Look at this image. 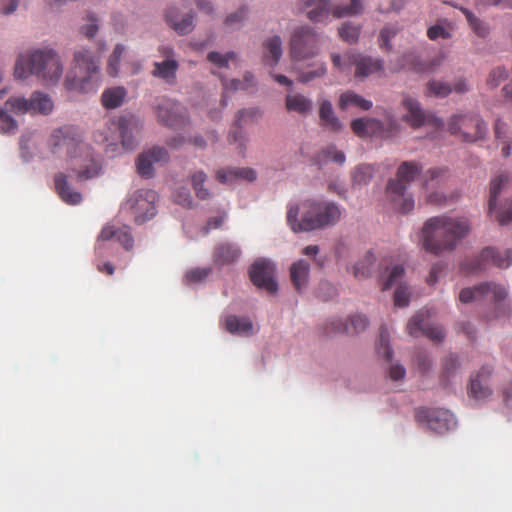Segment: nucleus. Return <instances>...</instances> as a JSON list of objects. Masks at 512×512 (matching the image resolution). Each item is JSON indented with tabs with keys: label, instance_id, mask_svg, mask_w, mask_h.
<instances>
[{
	"label": "nucleus",
	"instance_id": "1",
	"mask_svg": "<svg viewBox=\"0 0 512 512\" xmlns=\"http://www.w3.org/2000/svg\"><path fill=\"white\" fill-rule=\"evenodd\" d=\"M50 152L57 157L71 160L79 159L77 176L81 180L96 177L100 172V163L92 149L83 141L82 131L73 125H64L54 129L47 141Z\"/></svg>",
	"mask_w": 512,
	"mask_h": 512
},
{
	"label": "nucleus",
	"instance_id": "2",
	"mask_svg": "<svg viewBox=\"0 0 512 512\" xmlns=\"http://www.w3.org/2000/svg\"><path fill=\"white\" fill-rule=\"evenodd\" d=\"M471 229V222L466 217H431L422 228L423 248L435 255L453 251Z\"/></svg>",
	"mask_w": 512,
	"mask_h": 512
},
{
	"label": "nucleus",
	"instance_id": "3",
	"mask_svg": "<svg viewBox=\"0 0 512 512\" xmlns=\"http://www.w3.org/2000/svg\"><path fill=\"white\" fill-rule=\"evenodd\" d=\"M341 217V210L334 202L307 199L300 205H290L287 222L294 232H309L335 225Z\"/></svg>",
	"mask_w": 512,
	"mask_h": 512
},
{
	"label": "nucleus",
	"instance_id": "4",
	"mask_svg": "<svg viewBox=\"0 0 512 512\" xmlns=\"http://www.w3.org/2000/svg\"><path fill=\"white\" fill-rule=\"evenodd\" d=\"M62 72L63 65L60 57L52 49L35 50L20 56L14 68V75L18 79L36 75L48 84L58 82Z\"/></svg>",
	"mask_w": 512,
	"mask_h": 512
},
{
	"label": "nucleus",
	"instance_id": "5",
	"mask_svg": "<svg viewBox=\"0 0 512 512\" xmlns=\"http://www.w3.org/2000/svg\"><path fill=\"white\" fill-rule=\"evenodd\" d=\"M422 166L415 161L402 162L395 179L387 183L386 193L395 209L401 213H408L414 209V199L407 193V186L421 173Z\"/></svg>",
	"mask_w": 512,
	"mask_h": 512
},
{
	"label": "nucleus",
	"instance_id": "6",
	"mask_svg": "<svg viewBox=\"0 0 512 512\" xmlns=\"http://www.w3.org/2000/svg\"><path fill=\"white\" fill-rule=\"evenodd\" d=\"M74 63V75H67L65 87L79 92L94 90L99 75V59L89 50L81 49L75 52Z\"/></svg>",
	"mask_w": 512,
	"mask_h": 512
},
{
	"label": "nucleus",
	"instance_id": "7",
	"mask_svg": "<svg viewBox=\"0 0 512 512\" xmlns=\"http://www.w3.org/2000/svg\"><path fill=\"white\" fill-rule=\"evenodd\" d=\"M447 130L451 135L458 136L465 142H476L485 137L487 125L479 114L464 112L450 117Z\"/></svg>",
	"mask_w": 512,
	"mask_h": 512
},
{
	"label": "nucleus",
	"instance_id": "8",
	"mask_svg": "<svg viewBox=\"0 0 512 512\" xmlns=\"http://www.w3.org/2000/svg\"><path fill=\"white\" fill-rule=\"evenodd\" d=\"M510 182L511 177L506 173H501L490 181L488 214L495 213V219L501 226L512 223V197L505 199L499 207L497 206L498 197L509 188Z\"/></svg>",
	"mask_w": 512,
	"mask_h": 512
},
{
	"label": "nucleus",
	"instance_id": "9",
	"mask_svg": "<svg viewBox=\"0 0 512 512\" xmlns=\"http://www.w3.org/2000/svg\"><path fill=\"white\" fill-rule=\"evenodd\" d=\"M321 38L310 27L294 30L290 39V56L294 61H304L317 56L320 52Z\"/></svg>",
	"mask_w": 512,
	"mask_h": 512
},
{
	"label": "nucleus",
	"instance_id": "10",
	"mask_svg": "<svg viewBox=\"0 0 512 512\" xmlns=\"http://www.w3.org/2000/svg\"><path fill=\"white\" fill-rule=\"evenodd\" d=\"M157 200L158 194L154 190H137L126 200L123 209L133 217L136 224H143L156 215Z\"/></svg>",
	"mask_w": 512,
	"mask_h": 512
},
{
	"label": "nucleus",
	"instance_id": "11",
	"mask_svg": "<svg viewBox=\"0 0 512 512\" xmlns=\"http://www.w3.org/2000/svg\"><path fill=\"white\" fill-rule=\"evenodd\" d=\"M512 263V250L499 251L493 247L484 248L478 256L466 258L461 263V270L467 274L479 273L486 269L488 264L499 268H507Z\"/></svg>",
	"mask_w": 512,
	"mask_h": 512
},
{
	"label": "nucleus",
	"instance_id": "12",
	"mask_svg": "<svg viewBox=\"0 0 512 512\" xmlns=\"http://www.w3.org/2000/svg\"><path fill=\"white\" fill-rule=\"evenodd\" d=\"M507 296V291L504 286L485 282L481 283L474 288H464L459 293V300L462 303H471L474 301H494L499 303Z\"/></svg>",
	"mask_w": 512,
	"mask_h": 512
},
{
	"label": "nucleus",
	"instance_id": "13",
	"mask_svg": "<svg viewBox=\"0 0 512 512\" xmlns=\"http://www.w3.org/2000/svg\"><path fill=\"white\" fill-rule=\"evenodd\" d=\"M154 110L158 122L165 126L177 128L185 124L183 107L168 98L162 97L157 99Z\"/></svg>",
	"mask_w": 512,
	"mask_h": 512
},
{
	"label": "nucleus",
	"instance_id": "14",
	"mask_svg": "<svg viewBox=\"0 0 512 512\" xmlns=\"http://www.w3.org/2000/svg\"><path fill=\"white\" fill-rule=\"evenodd\" d=\"M274 273V265L268 260L260 259L255 261L251 266L249 276L255 286L266 290L268 293L274 294L278 290Z\"/></svg>",
	"mask_w": 512,
	"mask_h": 512
},
{
	"label": "nucleus",
	"instance_id": "15",
	"mask_svg": "<svg viewBox=\"0 0 512 512\" xmlns=\"http://www.w3.org/2000/svg\"><path fill=\"white\" fill-rule=\"evenodd\" d=\"M346 57L349 65L355 67L354 77L356 79L367 78L377 72H382L384 69V62L379 58H373L358 52H348Z\"/></svg>",
	"mask_w": 512,
	"mask_h": 512
},
{
	"label": "nucleus",
	"instance_id": "16",
	"mask_svg": "<svg viewBox=\"0 0 512 512\" xmlns=\"http://www.w3.org/2000/svg\"><path fill=\"white\" fill-rule=\"evenodd\" d=\"M428 312H417L408 322L407 331L412 337L425 335L433 341H442L445 337L444 330L441 326L427 325Z\"/></svg>",
	"mask_w": 512,
	"mask_h": 512
},
{
	"label": "nucleus",
	"instance_id": "17",
	"mask_svg": "<svg viewBox=\"0 0 512 512\" xmlns=\"http://www.w3.org/2000/svg\"><path fill=\"white\" fill-rule=\"evenodd\" d=\"M415 417L419 422L426 421L431 430L439 433L450 429L454 424L452 414L443 409L420 408L417 409Z\"/></svg>",
	"mask_w": 512,
	"mask_h": 512
},
{
	"label": "nucleus",
	"instance_id": "18",
	"mask_svg": "<svg viewBox=\"0 0 512 512\" xmlns=\"http://www.w3.org/2000/svg\"><path fill=\"white\" fill-rule=\"evenodd\" d=\"M169 154L165 148L154 146L141 153L136 160L137 172L141 177L151 178L154 174V163H166Z\"/></svg>",
	"mask_w": 512,
	"mask_h": 512
},
{
	"label": "nucleus",
	"instance_id": "19",
	"mask_svg": "<svg viewBox=\"0 0 512 512\" xmlns=\"http://www.w3.org/2000/svg\"><path fill=\"white\" fill-rule=\"evenodd\" d=\"M368 326V319L366 316L361 314L353 315L349 318V322L343 323L339 319H331L328 320L324 324V335L332 336L336 333H360L366 329Z\"/></svg>",
	"mask_w": 512,
	"mask_h": 512
},
{
	"label": "nucleus",
	"instance_id": "20",
	"mask_svg": "<svg viewBox=\"0 0 512 512\" xmlns=\"http://www.w3.org/2000/svg\"><path fill=\"white\" fill-rule=\"evenodd\" d=\"M493 372L490 365H484L480 371L471 376L470 384L468 386V395L476 400H483L489 397L492 393L487 381Z\"/></svg>",
	"mask_w": 512,
	"mask_h": 512
},
{
	"label": "nucleus",
	"instance_id": "21",
	"mask_svg": "<svg viewBox=\"0 0 512 512\" xmlns=\"http://www.w3.org/2000/svg\"><path fill=\"white\" fill-rule=\"evenodd\" d=\"M242 254L240 246L234 242L222 241L217 243L213 249V263L222 267L234 264Z\"/></svg>",
	"mask_w": 512,
	"mask_h": 512
},
{
	"label": "nucleus",
	"instance_id": "22",
	"mask_svg": "<svg viewBox=\"0 0 512 512\" xmlns=\"http://www.w3.org/2000/svg\"><path fill=\"white\" fill-rule=\"evenodd\" d=\"M115 125L120 132L123 148L127 151L135 149L137 141L133 133L139 129L138 119L133 115L121 116Z\"/></svg>",
	"mask_w": 512,
	"mask_h": 512
},
{
	"label": "nucleus",
	"instance_id": "23",
	"mask_svg": "<svg viewBox=\"0 0 512 512\" xmlns=\"http://www.w3.org/2000/svg\"><path fill=\"white\" fill-rule=\"evenodd\" d=\"M216 179L222 184H231L240 180L253 182L257 178V173L249 167H227L216 171Z\"/></svg>",
	"mask_w": 512,
	"mask_h": 512
},
{
	"label": "nucleus",
	"instance_id": "24",
	"mask_svg": "<svg viewBox=\"0 0 512 512\" xmlns=\"http://www.w3.org/2000/svg\"><path fill=\"white\" fill-rule=\"evenodd\" d=\"M116 239L126 250L133 247L134 239L129 226L123 225L117 227L115 225H106L98 236V242Z\"/></svg>",
	"mask_w": 512,
	"mask_h": 512
},
{
	"label": "nucleus",
	"instance_id": "25",
	"mask_svg": "<svg viewBox=\"0 0 512 512\" xmlns=\"http://www.w3.org/2000/svg\"><path fill=\"white\" fill-rule=\"evenodd\" d=\"M319 125L334 133L340 132L343 128V124L335 115L332 103L329 100H323L319 104Z\"/></svg>",
	"mask_w": 512,
	"mask_h": 512
},
{
	"label": "nucleus",
	"instance_id": "26",
	"mask_svg": "<svg viewBox=\"0 0 512 512\" xmlns=\"http://www.w3.org/2000/svg\"><path fill=\"white\" fill-rule=\"evenodd\" d=\"M301 10L313 22H322L330 13V0H302Z\"/></svg>",
	"mask_w": 512,
	"mask_h": 512
},
{
	"label": "nucleus",
	"instance_id": "27",
	"mask_svg": "<svg viewBox=\"0 0 512 512\" xmlns=\"http://www.w3.org/2000/svg\"><path fill=\"white\" fill-rule=\"evenodd\" d=\"M402 105L407 111L403 116V120L412 128H419L426 122V115L417 100L406 96L402 101Z\"/></svg>",
	"mask_w": 512,
	"mask_h": 512
},
{
	"label": "nucleus",
	"instance_id": "28",
	"mask_svg": "<svg viewBox=\"0 0 512 512\" xmlns=\"http://www.w3.org/2000/svg\"><path fill=\"white\" fill-rule=\"evenodd\" d=\"M55 189L59 197L69 205H77L81 202L82 196L79 192L73 190L64 173H58L54 177Z\"/></svg>",
	"mask_w": 512,
	"mask_h": 512
},
{
	"label": "nucleus",
	"instance_id": "29",
	"mask_svg": "<svg viewBox=\"0 0 512 512\" xmlns=\"http://www.w3.org/2000/svg\"><path fill=\"white\" fill-rule=\"evenodd\" d=\"M310 264L303 259L294 262L290 267V278L296 290L301 291L308 284Z\"/></svg>",
	"mask_w": 512,
	"mask_h": 512
},
{
	"label": "nucleus",
	"instance_id": "30",
	"mask_svg": "<svg viewBox=\"0 0 512 512\" xmlns=\"http://www.w3.org/2000/svg\"><path fill=\"white\" fill-rule=\"evenodd\" d=\"M263 61L266 65L276 66L282 57V40L279 36L268 38L263 43Z\"/></svg>",
	"mask_w": 512,
	"mask_h": 512
},
{
	"label": "nucleus",
	"instance_id": "31",
	"mask_svg": "<svg viewBox=\"0 0 512 512\" xmlns=\"http://www.w3.org/2000/svg\"><path fill=\"white\" fill-rule=\"evenodd\" d=\"M373 106L370 100L363 98L361 95L354 91H346L339 97L338 107L340 110H347L352 107L359 108L360 110L367 111Z\"/></svg>",
	"mask_w": 512,
	"mask_h": 512
},
{
	"label": "nucleus",
	"instance_id": "32",
	"mask_svg": "<svg viewBox=\"0 0 512 512\" xmlns=\"http://www.w3.org/2000/svg\"><path fill=\"white\" fill-rule=\"evenodd\" d=\"M193 20V14H187L179 20L177 10L175 8H170L166 12V21L178 34L181 35L188 34L192 31L194 27Z\"/></svg>",
	"mask_w": 512,
	"mask_h": 512
},
{
	"label": "nucleus",
	"instance_id": "33",
	"mask_svg": "<svg viewBox=\"0 0 512 512\" xmlns=\"http://www.w3.org/2000/svg\"><path fill=\"white\" fill-rule=\"evenodd\" d=\"M398 130L399 125L392 117H388L387 124L378 119L370 118V136L389 138L394 136Z\"/></svg>",
	"mask_w": 512,
	"mask_h": 512
},
{
	"label": "nucleus",
	"instance_id": "34",
	"mask_svg": "<svg viewBox=\"0 0 512 512\" xmlns=\"http://www.w3.org/2000/svg\"><path fill=\"white\" fill-rule=\"evenodd\" d=\"M285 107L290 112L307 115L312 111V101L302 94H288L285 99Z\"/></svg>",
	"mask_w": 512,
	"mask_h": 512
},
{
	"label": "nucleus",
	"instance_id": "35",
	"mask_svg": "<svg viewBox=\"0 0 512 512\" xmlns=\"http://www.w3.org/2000/svg\"><path fill=\"white\" fill-rule=\"evenodd\" d=\"M257 114L256 110L242 109L238 111L233 130L228 135L229 143H238L241 150L245 148L246 139L242 133L241 122L245 116L254 117Z\"/></svg>",
	"mask_w": 512,
	"mask_h": 512
},
{
	"label": "nucleus",
	"instance_id": "36",
	"mask_svg": "<svg viewBox=\"0 0 512 512\" xmlns=\"http://www.w3.org/2000/svg\"><path fill=\"white\" fill-rule=\"evenodd\" d=\"M225 328L231 334L250 335L253 324L247 317L230 315L225 320Z\"/></svg>",
	"mask_w": 512,
	"mask_h": 512
},
{
	"label": "nucleus",
	"instance_id": "37",
	"mask_svg": "<svg viewBox=\"0 0 512 512\" xmlns=\"http://www.w3.org/2000/svg\"><path fill=\"white\" fill-rule=\"evenodd\" d=\"M178 62L174 59H166L162 62L154 63L153 75L165 80L167 83H173L176 79Z\"/></svg>",
	"mask_w": 512,
	"mask_h": 512
},
{
	"label": "nucleus",
	"instance_id": "38",
	"mask_svg": "<svg viewBox=\"0 0 512 512\" xmlns=\"http://www.w3.org/2000/svg\"><path fill=\"white\" fill-rule=\"evenodd\" d=\"M31 114L48 115L53 111L52 99L45 93L35 91L30 96Z\"/></svg>",
	"mask_w": 512,
	"mask_h": 512
},
{
	"label": "nucleus",
	"instance_id": "39",
	"mask_svg": "<svg viewBox=\"0 0 512 512\" xmlns=\"http://www.w3.org/2000/svg\"><path fill=\"white\" fill-rule=\"evenodd\" d=\"M127 93L123 87L106 89L101 96L102 105L107 109H115L122 105Z\"/></svg>",
	"mask_w": 512,
	"mask_h": 512
},
{
	"label": "nucleus",
	"instance_id": "40",
	"mask_svg": "<svg viewBox=\"0 0 512 512\" xmlns=\"http://www.w3.org/2000/svg\"><path fill=\"white\" fill-rule=\"evenodd\" d=\"M207 179L208 176L203 170H196L190 174L192 188L200 200H207L211 197L209 189L204 186Z\"/></svg>",
	"mask_w": 512,
	"mask_h": 512
},
{
	"label": "nucleus",
	"instance_id": "41",
	"mask_svg": "<svg viewBox=\"0 0 512 512\" xmlns=\"http://www.w3.org/2000/svg\"><path fill=\"white\" fill-rule=\"evenodd\" d=\"M460 361L454 354H449L442 360V371L440 375V381L444 385H448L451 378L454 377L460 369Z\"/></svg>",
	"mask_w": 512,
	"mask_h": 512
},
{
	"label": "nucleus",
	"instance_id": "42",
	"mask_svg": "<svg viewBox=\"0 0 512 512\" xmlns=\"http://www.w3.org/2000/svg\"><path fill=\"white\" fill-rule=\"evenodd\" d=\"M453 7L455 8H458L465 16L470 28L473 30V32L481 37V38H485L489 35V28L488 26L483 23L478 17H476L473 12H471L469 9L465 8V7H462V6H457V5H452Z\"/></svg>",
	"mask_w": 512,
	"mask_h": 512
},
{
	"label": "nucleus",
	"instance_id": "43",
	"mask_svg": "<svg viewBox=\"0 0 512 512\" xmlns=\"http://www.w3.org/2000/svg\"><path fill=\"white\" fill-rule=\"evenodd\" d=\"M452 25L447 20L438 21L427 29V37L436 41L438 39H450L452 37Z\"/></svg>",
	"mask_w": 512,
	"mask_h": 512
},
{
	"label": "nucleus",
	"instance_id": "44",
	"mask_svg": "<svg viewBox=\"0 0 512 512\" xmlns=\"http://www.w3.org/2000/svg\"><path fill=\"white\" fill-rule=\"evenodd\" d=\"M4 106L9 111L18 115H23L27 113L31 114L30 98L26 99L22 96H12L6 100Z\"/></svg>",
	"mask_w": 512,
	"mask_h": 512
},
{
	"label": "nucleus",
	"instance_id": "45",
	"mask_svg": "<svg viewBox=\"0 0 512 512\" xmlns=\"http://www.w3.org/2000/svg\"><path fill=\"white\" fill-rule=\"evenodd\" d=\"M127 47L123 44H116L111 55L108 58L107 63V73L115 77L119 73L120 69V61L122 57L126 54Z\"/></svg>",
	"mask_w": 512,
	"mask_h": 512
},
{
	"label": "nucleus",
	"instance_id": "46",
	"mask_svg": "<svg viewBox=\"0 0 512 512\" xmlns=\"http://www.w3.org/2000/svg\"><path fill=\"white\" fill-rule=\"evenodd\" d=\"M317 160L320 164H325L329 161H332L339 165H342L344 164L346 157L342 151L337 150V148L334 145H330L322 149L318 153Z\"/></svg>",
	"mask_w": 512,
	"mask_h": 512
},
{
	"label": "nucleus",
	"instance_id": "47",
	"mask_svg": "<svg viewBox=\"0 0 512 512\" xmlns=\"http://www.w3.org/2000/svg\"><path fill=\"white\" fill-rule=\"evenodd\" d=\"M448 170L442 167H435L427 170L423 175V187L428 190L434 184H440L447 176Z\"/></svg>",
	"mask_w": 512,
	"mask_h": 512
},
{
	"label": "nucleus",
	"instance_id": "48",
	"mask_svg": "<svg viewBox=\"0 0 512 512\" xmlns=\"http://www.w3.org/2000/svg\"><path fill=\"white\" fill-rule=\"evenodd\" d=\"M399 31L400 27L397 24L385 25L379 33V46L386 51H390L392 49L391 40L396 37Z\"/></svg>",
	"mask_w": 512,
	"mask_h": 512
},
{
	"label": "nucleus",
	"instance_id": "49",
	"mask_svg": "<svg viewBox=\"0 0 512 512\" xmlns=\"http://www.w3.org/2000/svg\"><path fill=\"white\" fill-rule=\"evenodd\" d=\"M377 354L383 357L386 361L390 362L393 357V351L389 344V333L386 327L380 328L379 340L376 345Z\"/></svg>",
	"mask_w": 512,
	"mask_h": 512
},
{
	"label": "nucleus",
	"instance_id": "50",
	"mask_svg": "<svg viewBox=\"0 0 512 512\" xmlns=\"http://www.w3.org/2000/svg\"><path fill=\"white\" fill-rule=\"evenodd\" d=\"M222 86L225 91H236L239 89H248L254 85V76L252 73L247 72L244 75V82L238 79L226 80L221 78Z\"/></svg>",
	"mask_w": 512,
	"mask_h": 512
},
{
	"label": "nucleus",
	"instance_id": "51",
	"mask_svg": "<svg viewBox=\"0 0 512 512\" xmlns=\"http://www.w3.org/2000/svg\"><path fill=\"white\" fill-rule=\"evenodd\" d=\"M5 107H0V133L15 134L18 129V122L9 113Z\"/></svg>",
	"mask_w": 512,
	"mask_h": 512
},
{
	"label": "nucleus",
	"instance_id": "52",
	"mask_svg": "<svg viewBox=\"0 0 512 512\" xmlns=\"http://www.w3.org/2000/svg\"><path fill=\"white\" fill-rule=\"evenodd\" d=\"M375 261L374 255L372 253H367L365 257L355 264L354 266V276L356 278H366L370 275L372 265Z\"/></svg>",
	"mask_w": 512,
	"mask_h": 512
},
{
	"label": "nucleus",
	"instance_id": "53",
	"mask_svg": "<svg viewBox=\"0 0 512 512\" xmlns=\"http://www.w3.org/2000/svg\"><path fill=\"white\" fill-rule=\"evenodd\" d=\"M236 57V53L232 51L227 52L225 54L212 51L208 53L207 60L212 64L216 65L218 68H227L229 62L235 60Z\"/></svg>",
	"mask_w": 512,
	"mask_h": 512
},
{
	"label": "nucleus",
	"instance_id": "54",
	"mask_svg": "<svg viewBox=\"0 0 512 512\" xmlns=\"http://www.w3.org/2000/svg\"><path fill=\"white\" fill-rule=\"evenodd\" d=\"M360 35V26L352 25L351 23H344L339 28V36L342 40L353 44L356 43Z\"/></svg>",
	"mask_w": 512,
	"mask_h": 512
},
{
	"label": "nucleus",
	"instance_id": "55",
	"mask_svg": "<svg viewBox=\"0 0 512 512\" xmlns=\"http://www.w3.org/2000/svg\"><path fill=\"white\" fill-rule=\"evenodd\" d=\"M508 77L507 70L503 66L493 68L486 79L489 88H497Z\"/></svg>",
	"mask_w": 512,
	"mask_h": 512
},
{
	"label": "nucleus",
	"instance_id": "56",
	"mask_svg": "<svg viewBox=\"0 0 512 512\" xmlns=\"http://www.w3.org/2000/svg\"><path fill=\"white\" fill-rule=\"evenodd\" d=\"M363 7L361 0H350V5L347 7H336L333 10V14L337 18H341L347 15H357L362 13Z\"/></svg>",
	"mask_w": 512,
	"mask_h": 512
},
{
	"label": "nucleus",
	"instance_id": "57",
	"mask_svg": "<svg viewBox=\"0 0 512 512\" xmlns=\"http://www.w3.org/2000/svg\"><path fill=\"white\" fill-rule=\"evenodd\" d=\"M428 93L437 97H446L452 92V88L442 81L433 80L427 84Z\"/></svg>",
	"mask_w": 512,
	"mask_h": 512
},
{
	"label": "nucleus",
	"instance_id": "58",
	"mask_svg": "<svg viewBox=\"0 0 512 512\" xmlns=\"http://www.w3.org/2000/svg\"><path fill=\"white\" fill-rule=\"evenodd\" d=\"M405 273L404 267L402 265H395L391 268L388 278L383 284V289H390L392 286L398 284L403 278Z\"/></svg>",
	"mask_w": 512,
	"mask_h": 512
},
{
	"label": "nucleus",
	"instance_id": "59",
	"mask_svg": "<svg viewBox=\"0 0 512 512\" xmlns=\"http://www.w3.org/2000/svg\"><path fill=\"white\" fill-rule=\"evenodd\" d=\"M352 131L359 137L370 136V118H358L351 122Z\"/></svg>",
	"mask_w": 512,
	"mask_h": 512
},
{
	"label": "nucleus",
	"instance_id": "60",
	"mask_svg": "<svg viewBox=\"0 0 512 512\" xmlns=\"http://www.w3.org/2000/svg\"><path fill=\"white\" fill-rule=\"evenodd\" d=\"M86 23L81 27V33L84 34L88 38H92L98 32V19L93 14H87Z\"/></svg>",
	"mask_w": 512,
	"mask_h": 512
},
{
	"label": "nucleus",
	"instance_id": "61",
	"mask_svg": "<svg viewBox=\"0 0 512 512\" xmlns=\"http://www.w3.org/2000/svg\"><path fill=\"white\" fill-rule=\"evenodd\" d=\"M373 174V168L370 165H360L353 173V180L358 184L367 183Z\"/></svg>",
	"mask_w": 512,
	"mask_h": 512
},
{
	"label": "nucleus",
	"instance_id": "62",
	"mask_svg": "<svg viewBox=\"0 0 512 512\" xmlns=\"http://www.w3.org/2000/svg\"><path fill=\"white\" fill-rule=\"evenodd\" d=\"M211 268H194L185 274V281L187 283H197L208 277L211 273Z\"/></svg>",
	"mask_w": 512,
	"mask_h": 512
},
{
	"label": "nucleus",
	"instance_id": "63",
	"mask_svg": "<svg viewBox=\"0 0 512 512\" xmlns=\"http://www.w3.org/2000/svg\"><path fill=\"white\" fill-rule=\"evenodd\" d=\"M410 293L406 286L400 285L394 293V304L397 307H406L409 304Z\"/></svg>",
	"mask_w": 512,
	"mask_h": 512
},
{
	"label": "nucleus",
	"instance_id": "64",
	"mask_svg": "<svg viewBox=\"0 0 512 512\" xmlns=\"http://www.w3.org/2000/svg\"><path fill=\"white\" fill-rule=\"evenodd\" d=\"M326 73V67L324 64L319 65L316 69L308 72H302L298 76V81L301 83H308L315 78H320Z\"/></svg>",
	"mask_w": 512,
	"mask_h": 512
}]
</instances>
